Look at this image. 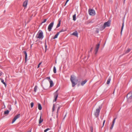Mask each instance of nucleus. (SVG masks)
Here are the masks:
<instances>
[{
	"instance_id": "3",
	"label": "nucleus",
	"mask_w": 132,
	"mask_h": 132,
	"mask_svg": "<svg viewBox=\"0 0 132 132\" xmlns=\"http://www.w3.org/2000/svg\"><path fill=\"white\" fill-rule=\"evenodd\" d=\"M36 37L37 38L42 39L44 37L43 32L42 31H39L37 34Z\"/></svg>"
},
{
	"instance_id": "26",
	"label": "nucleus",
	"mask_w": 132,
	"mask_h": 132,
	"mask_svg": "<svg viewBox=\"0 0 132 132\" xmlns=\"http://www.w3.org/2000/svg\"><path fill=\"white\" fill-rule=\"evenodd\" d=\"M53 71L54 73H56V69L55 67H53Z\"/></svg>"
},
{
	"instance_id": "17",
	"label": "nucleus",
	"mask_w": 132,
	"mask_h": 132,
	"mask_svg": "<svg viewBox=\"0 0 132 132\" xmlns=\"http://www.w3.org/2000/svg\"><path fill=\"white\" fill-rule=\"evenodd\" d=\"M0 79L1 80V82L4 85L5 87H6V83L4 81V80L1 78Z\"/></svg>"
},
{
	"instance_id": "46",
	"label": "nucleus",
	"mask_w": 132,
	"mask_h": 132,
	"mask_svg": "<svg viewBox=\"0 0 132 132\" xmlns=\"http://www.w3.org/2000/svg\"><path fill=\"white\" fill-rule=\"evenodd\" d=\"M92 132H93V131H92Z\"/></svg>"
},
{
	"instance_id": "2",
	"label": "nucleus",
	"mask_w": 132,
	"mask_h": 132,
	"mask_svg": "<svg viewBox=\"0 0 132 132\" xmlns=\"http://www.w3.org/2000/svg\"><path fill=\"white\" fill-rule=\"evenodd\" d=\"M101 109V108L100 106H98L96 108L94 113V115L96 117L98 116Z\"/></svg>"
},
{
	"instance_id": "45",
	"label": "nucleus",
	"mask_w": 132,
	"mask_h": 132,
	"mask_svg": "<svg viewBox=\"0 0 132 132\" xmlns=\"http://www.w3.org/2000/svg\"><path fill=\"white\" fill-rule=\"evenodd\" d=\"M55 63H56V61L55 62Z\"/></svg>"
},
{
	"instance_id": "22",
	"label": "nucleus",
	"mask_w": 132,
	"mask_h": 132,
	"mask_svg": "<svg viewBox=\"0 0 132 132\" xmlns=\"http://www.w3.org/2000/svg\"><path fill=\"white\" fill-rule=\"evenodd\" d=\"M9 113V111L8 110H7L6 111H5L4 112V114H5L6 115H7Z\"/></svg>"
},
{
	"instance_id": "43",
	"label": "nucleus",
	"mask_w": 132,
	"mask_h": 132,
	"mask_svg": "<svg viewBox=\"0 0 132 132\" xmlns=\"http://www.w3.org/2000/svg\"><path fill=\"white\" fill-rule=\"evenodd\" d=\"M92 48L91 50H90V51H91L92 50Z\"/></svg>"
},
{
	"instance_id": "6",
	"label": "nucleus",
	"mask_w": 132,
	"mask_h": 132,
	"mask_svg": "<svg viewBox=\"0 0 132 132\" xmlns=\"http://www.w3.org/2000/svg\"><path fill=\"white\" fill-rule=\"evenodd\" d=\"M54 23L53 22H52L49 25L48 28V30L49 31H51V29L53 26Z\"/></svg>"
},
{
	"instance_id": "32",
	"label": "nucleus",
	"mask_w": 132,
	"mask_h": 132,
	"mask_svg": "<svg viewBox=\"0 0 132 132\" xmlns=\"http://www.w3.org/2000/svg\"><path fill=\"white\" fill-rule=\"evenodd\" d=\"M60 108V106L58 107V108H57V112H56L57 116V114L58 113V112Z\"/></svg>"
},
{
	"instance_id": "12",
	"label": "nucleus",
	"mask_w": 132,
	"mask_h": 132,
	"mask_svg": "<svg viewBox=\"0 0 132 132\" xmlns=\"http://www.w3.org/2000/svg\"><path fill=\"white\" fill-rule=\"evenodd\" d=\"M58 91L57 90L56 92L55 93V95L54 96V97L55 98V99H54V101L55 102L56 101L57 98L58 96V94L57 93V92Z\"/></svg>"
},
{
	"instance_id": "28",
	"label": "nucleus",
	"mask_w": 132,
	"mask_h": 132,
	"mask_svg": "<svg viewBox=\"0 0 132 132\" xmlns=\"http://www.w3.org/2000/svg\"><path fill=\"white\" fill-rule=\"evenodd\" d=\"M131 50V49L130 48H128L126 52V53H129Z\"/></svg>"
},
{
	"instance_id": "27",
	"label": "nucleus",
	"mask_w": 132,
	"mask_h": 132,
	"mask_svg": "<svg viewBox=\"0 0 132 132\" xmlns=\"http://www.w3.org/2000/svg\"><path fill=\"white\" fill-rule=\"evenodd\" d=\"M111 22V21L110 20H109L108 21V27H109L110 26Z\"/></svg>"
},
{
	"instance_id": "21",
	"label": "nucleus",
	"mask_w": 132,
	"mask_h": 132,
	"mask_svg": "<svg viewBox=\"0 0 132 132\" xmlns=\"http://www.w3.org/2000/svg\"><path fill=\"white\" fill-rule=\"evenodd\" d=\"M76 14H75L73 16V20L74 21L76 20Z\"/></svg>"
},
{
	"instance_id": "23",
	"label": "nucleus",
	"mask_w": 132,
	"mask_h": 132,
	"mask_svg": "<svg viewBox=\"0 0 132 132\" xmlns=\"http://www.w3.org/2000/svg\"><path fill=\"white\" fill-rule=\"evenodd\" d=\"M37 89V86H35L34 88V91L36 92Z\"/></svg>"
},
{
	"instance_id": "13",
	"label": "nucleus",
	"mask_w": 132,
	"mask_h": 132,
	"mask_svg": "<svg viewBox=\"0 0 132 132\" xmlns=\"http://www.w3.org/2000/svg\"><path fill=\"white\" fill-rule=\"evenodd\" d=\"M71 35L75 36L77 37H78V33L77 32V31H75L73 33L71 34Z\"/></svg>"
},
{
	"instance_id": "42",
	"label": "nucleus",
	"mask_w": 132,
	"mask_h": 132,
	"mask_svg": "<svg viewBox=\"0 0 132 132\" xmlns=\"http://www.w3.org/2000/svg\"><path fill=\"white\" fill-rule=\"evenodd\" d=\"M27 132H31V130H30L28 131Z\"/></svg>"
},
{
	"instance_id": "40",
	"label": "nucleus",
	"mask_w": 132,
	"mask_h": 132,
	"mask_svg": "<svg viewBox=\"0 0 132 132\" xmlns=\"http://www.w3.org/2000/svg\"><path fill=\"white\" fill-rule=\"evenodd\" d=\"M46 79H49V80H50V77H47Z\"/></svg>"
},
{
	"instance_id": "5",
	"label": "nucleus",
	"mask_w": 132,
	"mask_h": 132,
	"mask_svg": "<svg viewBox=\"0 0 132 132\" xmlns=\"http://www.w3.org/2000/svg\"><path fill=\"white\" fill-rule=\"evenodd\" d=\"M88 13L89 14L92 16H94L95 14V10L92 9H89L88 10Z\"/></svg>"
},
{
	"instance_id": "24",
	"label": "nucleus",
	"mask_w": 132,
	"mask_h": 132,
	"mask_svg": "<svg viewBox=\"0 0 132 132\" xmlns=\"http://www.w3.org/2000/svg\"><path fill=\"white\" fill-rule=\"evenodd\" d=\"M43 121V119H42L41 118V116H40V118L39 120V123H41Z\"/></svg>"
},
{
	"instance_id": "9",
	"label": "nucleus",
	"mask_w": 132,
	"mask_h": 132,
	"mask_svg": "<svg viewBox=\"0 0 132 132\" xmlns=\"http://www.w3.org/2000/svg\"><path fill=\"white\" fill-rule=\"evenodd\" d=\"M28 0H26L25 1L23 2V6L25 8H26L28 4Z\"/></svg>"
},
{
	"instance_id": "25",
	"label": "nucleus",
	"mask_w": 132,
	"mask_h": 132,
	"mask_svg": "<svg viewBox=\"0 0 132 132\" xmlns=\"http://www.w3.org/2000/svg\"><path fill=\"white\" fill-rule=\"evenodd\" d=\"M124 23L123 22L122 24V27H121V34H122V31L123 30V27H124Z\"/></svg>"
},
{
	"instance_id": "20",
	"label": "nucleus",
	"mask_w": 132,
	"mask_h": 132,
	"mask_svg": "<svg viewBox=\"0 0 132 132\" xmlns=\"http://www.w3.org/2000/svg\"><path fill=\"white\" fill-rule=\"evenodd\" d=\"M38 109L39 110H41L42 109V106H41V105L40 104H38Z\"/></svg>"
},
{
	"instance_id": "15",
	"label": "nucleus",
	"mask_w": 132,
	"mask_h": 132,
	"mask_svg": "<svg viewBox=\"0 0 132 132\" xmlns=\"http://www.w3.org/2000/svg\"><path fill=\"white\" fill-rule=\"evenodd\" d=\"M86 80H85L84 81H82L81 83V85L82 86H83L87 82Z\"/></svg>"
},
{
	"instance_id": "7",
	"label": "nucleus",
	"mask_w": 132,
	"mask_h": 132,
	"mask_svg": "<svg viewBox=\"0 0 132 132\" xmlns=\"http://www.w3.org/2000/svg\"><path fill=\"white\" fill-rule=\"evenodd\" d=\"M20 114H18L17 115H16L14 117L12 121V123H13L14 122H15V121H16V120L20 117Z\"/></svg>"
},
{
	"instance_id": "29",
	"label": "nucleus",
	"mask_w": 132,
	"mask_h": 132,
	"mask_svg": "<svg viewBox=\"0 0 132 132\" xmlns=\"http://www.w3.org/2000/svg\"><path fill=\"white\" fill-rule=\"evenodd\" d=\"M55 104H53L52 109V112H53L55 110Z\"/></svg>"
},
{
	"instance_id": "41",
	"label": "nucleus",
	"mask_w": 132,
	"mask_h": 132,
	"mask_svg": "<svg viewBox=\"0 0 132 132\" xmlns=\"http://www.w3.org/2000/svg\"><path fill=\"white\" fill-rule=\"evenodd\" d=\"M45 49H46V48H47V46L46 44H45Z\"/></svg>"
},
{
	"instance_id": "36",
	"label": "nucleus",
	"mask_w": 132,
	"mask_h": 132,
	"mask_svg": "<svg viewBox=\"0 0 132 132\" xmlns=\"http://www.w3.org/2000/svg\"><path fill=\"white\" fill-rule=\"evenodd\" d=\"M42 63V62H40L39 64H38V67H37V68H38L39 67H40V65H41V64Z\"/></svg>"
},
{
	"instance_id": "16",
	"label": "nucleus",
	"mask_w": 132,
	"mask_h": 132,
	"mask_svg": "<svg viewBox=\"0 0 132 132\" xmlns=\"http://www.w3.org/2000/svg\"><path fill=\"white\" fill-rule=\"evenodd\" d=\"M24 53L25 55V60L26 61H27V54L26 52V51H24Z\"/></svg>"
},
{
	"instance_id": "37",
	"label": "nucleus",
	"mask_w": 132,
	"mask_h": 132,
	"mask_svg": "<svg viewBox=\"0 0 132 132\" xmlns=\"http://www.w3.org/2000/svg\"><path fill=\"white\" fill-rule=\"evenodd\" d=\"M105 122V120H104L103 122V126H102V127H103V126L104 125V123Z\"/></svg>"
},
{
	"instance_id": "8",
	"label": "nucleus",
	"mask_w": 132,
	"mask_h": 132,
	"mask_svg": "<svg viewBox=\"0 0 132 132\" xmlns=\"http://www.w3.org/2000/svg\"><path fill=\"white\" fill-rule=\"evenodd\" d=\"M107 26V22H105L104 23V25L101 27V28H100V29L101 30H102L105 29V27Z\"/></svg>"
},
{
	"instance_id": "33",
	"label": "nucleus",
	"mask_w": 132,
	"mask_h": 132,
	"mask_svg": "<svg viewBox=\"0 0 132 132\" xmlns=\"http://www.w3.org/2000/svg\"><path fill=\"white\" fill-rule=\"evenodd\" d=\"M34 106V103L33 102H31L30 103V106L31 108H32Z\"/></svg>"
},
{
	"instance_id": "4",
	"label": "nucleus",
	"mask_w": 132,
	"mask_h": 132,
	"mask_svg": "<svg viewBox=\"0 0 132 132\" xmlns=\"http://www.w3.org/2000/svg\"><path fill=\"white\" fill-rule=\"evenodd\" d=\"M127 101L128 102H131L132 100L131 94L130 93H128L127 96Z\"/></svg>"
},
{
	"instance_id": "39",
	"label": "nucleus",
	"mask_w": 132,
	"mask_h": 132,
	"mask_svg": "<svg viewBox=\"0 0 132 132\" xmlns=\"http://www.w3.org/2000/svg\"><path fill=\"white\" fill-rule=\"evenodd\" d=\"M2 74V73L0 71V76H1Z\"/></svg>"
},
{
	"instance_id": "14",
	"label": "nucleus",
	"mask_w": 132,
	"mask_h": 132,
	"mask_svg": "<svg viewBox=\"0 0 132 132\" xmlns=\"http://www.w3.org/2000/svg\"><path fill=\"white\" fill-rule=\"evenodd\" d=\"M50 84V87H52L53 85V81L51 80H50L49 81Z\"/></svg>"
},
{
	"instance_id": "18",
	"label": "nucleus",
	"mask_w": 132,
	"mask_h": 132,
	"mask_svg": "<svg viewBox=\"0 0 132 132\" xmlns=\"http://www.w3.org/2000/svg\"><path fill=\"white\" fill-rule=\"evenodd\" d=\"M60 34V32H57L55 35L54 36V37L53 38V39H55L57 38V37L58 35H59Z\"/></svg>"
},
{
	"instance_id": "10",
	"label": "nucleus",
	"mask_w": 132,
	"mask_h": 132,
	"mask_svg": "<svg viewBox=\"0 0 132 132\" xmlns=\"http://www.w3.org/2000/svg\"><path fill=\"white\" fill-rule=\"evenodd\" d=\"M100 46V44H97L96 47V49L95 50V54H96L97 53V51L98 50V48Z\"/></svg>"
},
{
	"instance_id": "31",
	"label": "nucleus",
	"mask_w": 132,
	"mask_h": 132,
	"mask_svg": "<svg viewBox=\"0 0 132 132\" xmlns=\"http://www.w3.org/2000/svg\"><path fill=\"white\" fill-rule=\"evenodd\" d=\"M67 30L66 29H65L64 30V29H62L59 32H60V33L62 32H64L65 31H66Z\"/></svg>"
},
{
	"instance_id": "11",
	"label": "nucleus",
	"mask_w": 132,
	"mask_h": 132,
	"mask_svg": "<svg viewBox=\"0 0 132 132\" xmlns=\"http://www.w3.org/2000/svg\"><path fill=\"white\" fill-rule=\"evenodd\" d=\"M116 119V118H115L113 120V121L112 124L111 125V127H110V129H112L113 126H114L115 121Z\"/></svg>"
},
{
	"instance_id": "19",
	"label": "nucleus",
	"mask_w": 132,
	"mask_h": 132,
	"mask_svg": "<svg viewBox=\"0 0 132 132\" xmlns=\"http://www.w3.org/2000/svg\"><path fill=\"white\" fill-rule=\"evenodd\" d=\"M58 22H59V23L57 26L56 28H58V27H59L60 26L61 22V20H59Z\"/></svg>"
},
{
	"instance_id": "1",
	"label": "nucleus",
	"mask_w": 132,
	"mask_h": 132,
	"mask_svg": "<svg viewBox=\"0 0 132 132\" xmlns=\"http://www.w3.org/2000/svg\"><path fill=\"white\" fill-rule=\"evenodd\" d=\"M70 80L72 83V86L74 87L77 83L78 79L75 76H71Z\"/></svg>"
},
{
	"instance_id": "30",
	"label": "nucleus",
	"mask_w": 132,
	"mask_h": 132,
	"mask_svg": "<svg viewBox=\"0 0 132 132\" xmlns=\"http://www.w3.org/2000/svg\"><path fill=\"white\" fill-rule=\"evenodd\" d=\"M111 79V77H109V79H108V84H109L110 82V81Z\"/></svg>"
},
{
	"instance_id": "34",
	"label": "nucleus",
	"mask_w": 132,
	"mask_h": 132,
	"mask_svg": "<svg viewBox=\"0 0 132 132\" xmlns=\"http://www.w3.org/2000/svg\"><path fill=\"white\" fill-rule=\"evenodd\" d=\"M50 129V128H47L44 130V132H46L47 131Z\"/></svg>"
},
{
	"instance_id": "35",
	"label": "nucleus",
	"mask_w": 132,
	"mask_h": 132,
	"mask_svg": "<svg viewBox=\"0 0 132 132\" xmlns=\"http://www.w3.org/2000/svg\"><path fill=\"white\" fill-rule=\"evenodd\" d=\"M47 20L46 19H44L43 20V22H42V23H45V22Z\"/></svg>"
},
{
	"instance_id": "38",
	"label": "nucleus",
	"mask_w": 132,
	"mask_h": 132,
	"mask_svg": "<svg viewBox=\"0 0 132 132\" xmlns=\"http://www.w3.org/2000/svg\"><path fill=\"white\" fill-rule=\"evenodd\" d=\"M69 1V0H67L66 2V3H65V5Z\"/></svg>"
},
{
	"instance_id": "44",
	"label": "nucleus",
	"mask_w": 132,
	"mask_h": 132,
	"mask_svg": "<svg viewBox=\"0 0 132 132\" xmlns=\"http://www.w3.org/2000/svg\"><path fill=\"white\" fill-rule=\"evenodd\" d=\"M125 0H124V2H125Z\"/></svg>"
}]
</instances>
